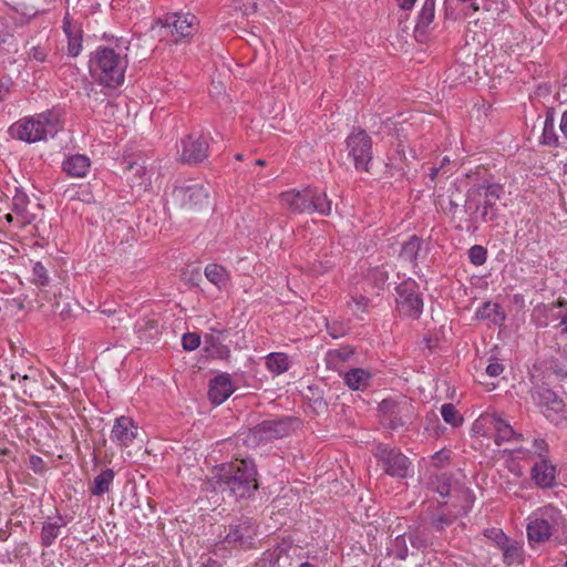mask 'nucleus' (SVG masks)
Instances as JSON below:
<instances>
[{"mask_svg":"<svg viewBox=\"0 0 567 567\" xmlns=\"http://www.w3.org/2000/svg\"><path fill=\"white\" fill-rule=\"evenodd\" d=\"M257 471L251 461L236 460L223 464L216 474L217 485L237 498L249 497L258 488Z\"/></svg>","mask_w":567,"mask_h":567,"instance_id":"1","label":"nucleus"},{"mask_svg":"<svg viewBox=\"0 0 567 567\" xmlns=\"http://www.w3.org/2000/svg\"><path fill=\"white\" fill-rule=\"evenodd\" d=\"M126 68V58L109 48L99 49L90 61L91 73L109 87L123 83Z\"/></svg>","mask_w":567,"mask_h":567,"instance_id":"2","label":"nucleus"},{"mask_svg":"<svg viewBox=\"0 0 567 567\" xmlns=\"http://www.w3.org/2000/svg\"><path fill=\"white\" fill-rule=\"evenodd\" d=\"M280 200L287 209L296 214L318 213L328 216L331 213V200L326 193L312 187L284 192L280 194Z\"/></svg>","mask_w":567,"mask_h":567,"instance_id":"3","label":"nucleus"},{"mask_svg":"<svg viewBox=\"0 0 567 567\" xmlns=\"http://www.w3.org/2000/svg\"><path fill=\"white\" fill-rule=\"evenodd\" d=\"M61 128L59 115L49 111L17 122L10 127V133L13 137L27 143H35L48 136L53 137Z\"/></svg>","mask_w":567,"mask_h":567,"instance_id":"4","label":"nucleus"},{"mask_svg":"<svg viewBox=\"0 0 567 567\" xmlns=\"http://www.w3.org/2000/svg\"><path fill=\"white\" fill-rule=\"evenodd\" d=\"M157 34L171 43L178 44L192 39L199 30L196 16L187 13H169L158 19L152 28Z\"/></svg>","mask_w":567,"mask_h":567,"instance_id":"5","label":"nucleus"},{"mask_svg":"<svg viewBox=\"0 0 567 567\" xmlns=\"http://www.w3.org/2000/svg\"><path fill=\"white\" fill-rule=\"evenodd\" d=\"M560 529H565V518L557 508L548 506L530 518L527 525V536L530 543H542Z\"/></svg>","mask_w":567,"mask_h":567,"instance_id":"6","label":"nucleus"},{"mask_svg":"<svg viewBox=\"0 0 567 567\" xmlns=\"http://www.w3.org/2000/svg\"><path fill=\"white\" fill-rule=\"evenodd\" d=\"M172 198L179 208L195 210L209 204V192L203 184L184 181L174 187Z\"/></svg>","mask_w":567,"mask_h":567,"instance_id":"7","label":"nucleus"},{"mask_svg":"<svg viewBox=\"0 0 567 567\" xmlns=\"http://www.w3.org/2000/svg\"><path fill=\"white\" fill-rule=\"evenodd\" d=\"M379 412L381 414V422L384 426L396 430L413 416L412 403L405 396L399 399H384L379 404Z\"/></svg>","mask_w":567,"mask_h":567,"instance_id":"8","label":"nucleus"},{"mask_svg":"<svg viewBox=\"0 0 567 567\" xmlns=\"http://www.w3.org/2000/svg\"><path fill=\"white\" fill-rule=\"evenodd\" d=\"M536 404L544 408V415L555 425H563L567 422V404L553 390L545 386H537L532 392Z\"/></svg>","mask_w":567,"mask_h":567,"instance_id":"9","label":"nucleus"},{"mask_svg":"<svg viewBox=\"0 0 567 567\" xmlns=\"http://www.w3.org/2000/svg\"><path fill=\"white\" fill-rule=\"evenodd\" d=\"M348 156L352 158L358 171H369L372 159V140L369 134L360 128H353L346 140Z\"/></svg>","mask_w":567,"mask_h":567,"instance_id":"10","label":"nucleus"},{"mask_svg":"<svg viewBox=\"0 0 567 567\" xmlns=\"http://www.w3.org/2000/svg\"><path fill=\"white\" fill-rule=\"evenodd\" d=\"M463 496L465 503L461 506L444 503L430 513L429 520L434 530H444L445 527L452 525L460 516L465 515L470 511L473 501L468 491H464Z\"/></svg>","mask_w":567,"mask_h":567,"instance_id":"11","label":"nucleus"},{"mask_svg":"<svg viewBox=\"0 0 567 567\" xmlns=\"http://www.w3.org/2000/svg\"><path fill=\"white\" fill-rule=\"evenodd\" d=\"M396 307L404 317L417 318L423 310V300L413 280L401 282L398 288Z\"/></svg>","mask_w":567,"mask_h":567,"instance_id":"12","label":"nucleus"},{"mask_svg":"<svg viewBox=\"0 0 567 567\" xmlns=\"http://www.w3.org/2000/svg\"><path fill=\"white\" fill-rule=\"evenodd\" d=\"M290 424L288 420H266L250 429L247 441L254 444L280 439L289 434Z\"/></svg>","mask_w":567,"mask_h":567,"instance_id":"13","label":"nucleus"},{"mask_svg":"<svg viewBox=\"0 0 567 567\" xmlns=\"http://www.w3.org/2000/svg\"><path fill=\"white\" fill-rule=\"evenodd\" d=\"M375 456L380 460L383 471L394 477H406L410 468L409 458L399 450L380 445Z\"/></svg>","mask_w":567,"mask_h":567,"instance_id":"14","label":"nucleus"},{"mask_svg":"<svg viewBox=\"0 0 567 567\" xmlns=\"http://www.w3.org/2000/svg\"><path fill=\"white\" fill-rule=\"evenodd\" d=\"M474 426L477 430V432H480L481 427H487L488 430H493L495 432V443L497 445H501L504 442H509L512 440H523V435L516 433L513 430V427L508 424V422L497 414L481 415L476 420Z\"/></svg>","mask_w":567,"mask_h":567,"instance_id":"15","label":"nucleus"},{"mask_svg":"<svg viewBox=\"0 0 567 567\" xmlns=\"http://www.w3.org/2000/svg\"><path fill=\"white\" fill-rule=\"evenodd\" d=\"M181 145L179 159L183 163H199L208 155V144L202 136L190 134L182 140Z\"/></svg>","mask_w":567,"mask_h":567,"instance_id":"16","label":"nucleus"},{"mask_svg":"<svg viewBox=\"0 0 567 567\" xmlns=\"http://www.w3.org/2000/svg\"><path fill=\"white\" fill-rule=\"evenodd\" d=\"M137 435V425L128 416H120L115 420L111 431V440L121 446H128Z\"/></svg>","mask_w":567,"mask_h":567,"instance_id":"17","label":"nucleus"},{"mask_svg":"<svg viewBox=\"0 0 567 567\" xmlns=\"http://www.w3.org/2000/svg\"><path fill=\"white\" fill-rule=\"evenodd\" d=\"M255 535V525L249 518H246L229 526V529L225 535V542L229 544H238L239 546H248L251 544Z\"/></svg>","mask_w":567,"mask_h":567,"instance_id":"18","label":"nucleus"},{"mask_svg":"<svg viewBox=\"0 0 567 567\" xmlns=\"http://www.w3.org/2000/svg\"><path fill=\"white\" fill-rule=\"evenodd\" d=\"M234 392V385L228 374L217 375L209 382L208 396L215 405L225 402Z\"/></svg>","mask_w":567,"mask_h":567,"instance_id":"19","label":"nucleus"},{"mask_svg":"<svg viewBox=\"0 0 567 567\" xmlns=\"http://www.w3.org/2000/svg\"><path fill=\"white\" fill-rule=\"evenodd\" d=\"M532 480L540 488L551 487L556 480V467L546 458L536 462L530 471Z\"/></svg>","mask_w":567,"mask_h":567,"instance_id":"20","label":"nucleus"},{"mask_svg":"<svg viewBox=\"0 0 567 567\" xmlns=\"http://www.w3.org/2000/svg\"><path fill=\"white\" fill-rule=\"evenodd\" d=\"M63 30L68 38V52L71 56H76L82 50V30L76 22H72L70 14L66 13L63 19Z\"/></svg>","mask_w":567,"mask_h":567,"instance_id":"21","label":"nucleus"},{"mask_svg":"<svg viewBox=\"0 0 567 567\" xmlns=\"http://www.w3.org/2000/svg\"><path fill=\"white\" fill-rule=\"evenodd\" d=\"M65 525L66 522L61 515H56L54 519L48 517L42 524L40 534L41 545L50 547L60 535L61 528Z\"/></svg>","mask_w":567,"mask_h":567,"instance_id":"22","label":"nucleus"},{"mask_svg":"<svg viewBox=\"0 0 567 567\" xmlns=\"http://www.w3.org/2000/svg\"><path fill=\"white\" fill-rule=\"evenodd\" d=\"M499 187L495 185H488L484 189V203L482 206H476V210L480 212L483 221H491L496 218L494 206L497 199H499Z\"/></svg>","mask_w":567,"mask_h":567,"instance_id":"23","label":"nucleus"},{"mask_svg":"<svg viewBox=\"0 0 567 567\" xmlns=\"http://www.w3.org/2000/svg\"><path fill=\"white\" fill-rule=\"evenodd\" d=\"M91 162L90 158L82 154H75L68 157L63 164L62 168L69 176L72 177H84L90 168Z\"/></svg>","mask_w":567,"mask_h":567,"instance_id":"24","label":"nucleus"},{"mask_svg":"<svg viewBox=\"0 0 567 567\" xmlns=\"http://www.w3.org/2000/svg\"><path fill=\"white\" fill-rule=\"evenodd\" d=\"M205 277L219 290L226 289L230 284V275L227 269L217 264H209L204 270Z\"/></svg>","mask_w":567,"mask_h":567,"instance_id":"25","label":"nucleus"},{"mask_svg":"<svg viewBox=\"0 0 567 567\" xmlns=\"http://www.w3.org/2000/svg\"><path fill=\"white\" fill-rule=\"evenodd\" d=\"M370 379V372L361 368L351 369L343 375L344 383L351 390L355 391L367 389L369 386Z\"/></svg>","mask_w":567,"mask_h":567,"instance_id":"26","label":"nucleus"},{"mask_svg":"<svg viewBox=\"0 0 567 567\" xmlns=\"http://www.w3.org/2000/svg\"><path fill=\"white\" fill-rule=\"evenodd\" d=\"M115 473L111 468L102 471L93 481L90 491L95 496H102L110 491Z\"/></svg>","mask_w":567,"mask_h":567,"instance_id":"27","label":"nucleus"},{"mask_svg":"<svg viewBox=\"0 0 567 567\" xmlns=\"http://www.w3.org/2000/svg\"><path fill=\"white\" fill-rule=\"evenodd\" d=\"M497 537L501 538L499 545L503 549L504 561L508 565L519 561L520 548L511 542L503 533H498Z\"/></svg>","mask_w":567,"mask_h":567,"instance_id":"28","label":"nucleus"},{"mask_svg":"<svg viewBox=\"0 0 567 567\" xmlns=\"http://www.w3.org/2000/svg\"><path fill=\"white\" fill-rule=\"evenodd\" d=\"M476 317L481 319H492L495 323L505 320V313L501 311V306L495 302L487 301L478 308Z\"/></svg>","mask_w":567,"mask_h":567,"instance_id":"29","label":"nucleus"},{"mask_svg":"<svg viewBox=\"0 0 567 567\" xmlns=\"http://www.w3.org/2000/svg\"><path fill=\"white\" fill-rule=\"evenodd\" d=\"M421 238H419L417 236L410 237V239L405 241L402 246L400 258L405 261L414 264L421 250Z\"/></svg>","mask_w":567,"mask_h":567,"instance_id":"30","label":"nucleus"},{"mask_svg":"<svg viewBox=\"0 0 567 567\" xmlns=\"http://www.w3.org/2000/svg\"><path fill=\"white\" fill-rule=\"evenodd\" d=\"M435 0H424L419 13L416 30H425L434 19Z\"/></svg>","mask_w":567,"mask_h":567,"instance_id":"31","label":"nucleus"},{"mask_svg":"<svg viewBox=\"0 0 567 567\" xmlns=\"http://www.w3.org/2000/svg\"><path fill=\"white\" fill-rule=\"evenodd\" d=\"M266 365L275 373H282L288 370V358L285 353H270L266 359Z\"/></svg>","mask_w":567,"mask_h":567,"instance_id":"32","label":"nucleus"},{"mask_svg":"<svg viewBox=\"0 0 567 567\" xmlns=\"http://www.w3.org/2000/svg\"><path fill=\"white\" fill-rule=\"evenodd\" d=\"M29 202L28 195L23 190L16 188V193L12 197V208L18 215H21L24 218L29 217Z\"/></svg>","mask_w":567,"mask_h":567,"instance_id":"33","label":"nucleus"},{"mask_svg":"<svg viewBox=\"0 0 567 567\" xmlns=\"http://www.w3.org/2000/svg\"><path fill=\"white\" fill-rule=\"evenodd\" d=\"M441 414L443 420L454 427L463 423V416L458 413L452 403L443 404L441 408Z\"/></svg>","mask_w":567,"mask_h":567,"instance_id":"34","label":"nucleus"},{"mask_svg":"<svg viewBox=\"0 0 567 567\" xmlns=\"http://www.w3.org/2000/svg\"><path fill=\"white\" fill-rule=\"evenodd\" d=\"M517 452L524 453L530 456H539L540 458H545V455L548 452V444L544 439H535L533 441V447L530 450L517 449Z\"/></svg>","mask_w":567,"mask_h":567,"instance_id":"35","label":"nucleus"},{"mask_svg":"<svg viewBox=\"0 0 567 567\" xmlns=\"http://www.w3.org/2000/svg\"><path fill=\"white\" fill-rule=\"evenodd\" d=\"M543 141L547 145H557L558 136L554 130V120L553 117L547 116L544 123L543 128Z\"/></svg>","mask_w":567,"mask_h":567,"instance_id":"36","label":"nucleus"},{"mask_svg":"<svg viewBox=\"0 0 567 567\" xmlns=\"http://www.w3.org/2000/svg\"><path fill=\"white\" fill-rule=\"evenodd\" d=\"M353 353H354V350L350 347H342L340 349L331 350L328 352V361L330 363L344 362Z\"/></svg>","mask_w":567,"mask_h":567,"instance_id":"37","label":"nucleus"},{"mask_svg":"<svg viewBox=\"0 0 567 567\" xmlns=\"http://www.w3.org/2000/svg\"><path fill=\"white\" fill-rule=\"evenodd\" d=\"M32 281L37 286H47L49 284V276L47 269L41 262H35L32 269Z\"/></svg>","mask_w":567,"mask_h":567,"instance_id":"38","label":"nucleus"},{"mask_svg":"<svg viewBox=\"0 0 567 567\" xmlns=\"http://www.w3.org/2000/svg\"><path fill=\"white\" fill-rule=\"evenodd\" d=\"M487 250L483 246L475 245L468 250V258L475 266H481L486 261Z\"/></svg>","mask_w":567,"mask_h":567,"instance_id":"39","label":"nucleus"},{"mask_svg":"<svg viewBox=\"0 0 567 567\" xmlns=\"http://www.w3.org/2000/svg\"><path fill=\"white\" fill-rule=\"evenodd\" d=\"M388 280V275L385 271L383 270H380V269H374L372 270L368 278H367V282L370 284L371 281H374L377 284V286L374 287L375 288V291L374 293L375 295H379L380 290L382 289L383 285L385 284V281Z\"/></svg>","mask_w":567,"mask_h":567,"instance_id":"40","label":"nucleus"},{"mask_svg":"<svg viewBox=\"0 0 567 567\" xmlns=\"http://www.w3.org/2000/svg\"><path fill=\"white\" fill-rule=\"evenodd\" d=\"M369 298L365 296H358L352 297V301L349 303L351 307L352 312L355 316H359L360 313H364L367 311L368 305H369Z\"/></svg>","mask_w":567,"mask_h":567,"instance_id":"41","label":"nucleus"},{"mask_svg":"<svg viewBox=\"0 0 567 567\" xmlns=\"http://www.w3.org/2000/svg\"><path fill=\"white\" fill-rule=\"evenodd\" d=\"M182 344L185 350L193 351L200 346V336L195 332L184 333Z\"/></svg>","mask_w":567,"mask_h":567,"instance_id":"42","label":"nucleus"},{"mask_svg":"<svg viewBox=\"0 0 567 567\" xmlns=\"http://www.w3.org/2000/svg\"><path fill=\"white\" fill-rule=\"evenodd\" d=\"M393 549L396 558L405 559L408 556V546L404 535H399L393 540Z\"/></svg>","mask_w":567,"mask_h":567,"instance_id":"43","label":"nucleus"},{"mask_svg":"<svg viewBox=\"0 0 567 567\" xmlns=\"http://www.w3.org/2000/svg\"><path fill=\"white\" fill-rule=\"evenodd\" d=\"M234 9L241 11L244 16H249L256 12L257 3L252 0H236L234 1Z\"/></svg>","mask_w":567,"mask_h":567,"instance_id":"44","label":"nucleus"},{"mask_svg":"<svg viewBox=\"0 0 567 567\" xmlns=\"http://www.w3.org/2000/svg\"><path fill=\"white\" fill-rule=\"evenodd\" d=\"M205 343H206V350H208V347L215 348L216 349L215 353L218 357L228 355V353H229V350L225 346L220 344L218 339L215 338L213 334L205 337Z\"/></svg>","mask_w":567,"mask_h":567,"instance_id":"45","label":"nucleus"},{"mask_svg":"<svg viewBox=\"0 0 567 567\" xmlns=\"http://www.w3.org/2000/svg\"><path fill=\"white\" fill-rule=\"evenodd\" d=\"M437 483L439 485L436 486V492L443 497L450 495V478L445 474L437 477Z\"/></svg>","mask_w":567,"mask_h":567,"instance_id":"46","label":"nucleus"},{"mask_svg":"<svg viewBox=\"0 0 567 567\" xmlns=\"http://www.w3.org/2000/svg\"><path fill=\"white\" fill-rule=\"evenodd\" d=\"M29 58L38 61V62H44L47 59V49L41 45H33L29 53Z\"/></svg>","mask_w":567,"mask_h":567,"instance_id":"47","label":"nucleus"},{"mask_svg":"<svg viewBox=\"0 0 567 567\" xmlns=\"http://www.w3.org/2000/svg\"><path fill=\"white\" fill-rule=\"evenodd\" d=\"M547 370L553 372L558 378L567 377V368L563 367L558 361H551Z\"/></svg>","mask_w":567,"mask_h":567,"instance_id":"48","label":"nucleus"},{"mask_svg":"<svg viewBox=\"0 0 567 567\" xmlns=\"http://www.w3.org/2000/svg\"><path fill=\"white\" fill-rule=\"evenodd\" d=\"M504 371V365L498 362H491L486 367V373L491 377H498Z\"/></svg>","mask_w":567,"mask_h":567,"instance_id":"49","label":"nucleus"},{"mask_svg":"<svg viewBox=\"0 0 567 567\" xmlns=\"http://www.w3.org/2000/svg\"><path fill=\"white\" fill-rule=\"evenodd\" d=\"M327 328L329 330L330 336L334 339H337L346 333L344 327L334 328V327H330L329 324H327Z\"/></svg>","mask_w":567,"mask_h":567,"instance_id":"50","label":"nucleus"},{"mask_svg":"<svg viewBox=\"0 0 567 567\" xmlns=\"http://www.w3.org/2000/svg\"><path fill=\"white\" fill-rule=\"evenodd\" d=\"M78 195H79L78 198L84 203L90 204V203L94 202L93 195L87 190H82L81 193H78Z\"/></svg>","mask_w":567,"mask_h":567,"instance_id":"51","label":"nucleus"},{"mask_svg":"<svg viewBox=\"0 0 567 567\" xmlns=\"http://www.w3.org/2000/svg\"><path fill=\"white\" fill-rule=\"evenodd\" d=\"M398 6L403 10H410L413 8L416 0H396Z\"/></svg>","mask_w":567,"mask_h":567,"instance_id":"52","label":"nucleus"},{"mask_svg":"<svg viewBox=\"0 0 567 567\" xmlns=\"http://www.w3.org/2000/svg\"><path fill=\"white\" fill-rule=\"evenodd\" d=\"M560 131L563 135L567 138V110L561 115Z\"/></svg>","mask_w":567,"mask_h":567,"instance_id":"53","label":"nucleus"},{"mask_svg":"<svg viewBox=\"0 0 567 567\" xmlns=\"http://www.w3.org/2000/svg\"><path fill=\"white\" fill-rule=\"evenodd\" d=\"M457 208H458V204L455 200L450 199L449 207L446 208L447 213L454 215L457 212Z\"/></svg>","mask_w":567,"mask_h":567,"instance_id":"54","label":"nucleus"},{"mask_svg":"<svg viewBox=\"0 0 567 567\" xmlns=\"http://www.w3.org/2000/svg\"><path fill=\"white\" fill-rule=\"evenodd\" d=\"M439 172H440L439 167H432L431 168L430 174H429L431 181H434L436 178Z\"/></svg>","mask_w":567,"mask_h":567,"instance_id":"55","label":"nucleus"},{"mask_svg":"<svg viewBox=\"0 0 567 567\" xmlns=\"http://www.w3.org/2000/svg\"><path fill=\"white\" fill-rule=\"evenodd\" d=\"M202 567H219V564L214 559H208Z\"/></svg>","mask_w":567,"mask_h":567,"instance_id":"56","label":"nucleus"},{"mask_svg":"<svg viewBox=\"0 0 567 567\" xmlns=\"http://www.w3.org/2000/svg\"><path fill=\"white\" fill-rule=\"evenodd\" d=\"M8 87L4 86L3 84H0V101H2L4 99V96L7 95L8 93Z\"/></svg>","mask_w":567,"mask_h":567,"instance_id":"57","label":"nucleus"},{"mask_svg":"<svg viewBox=\"0 0 567 567\" xmlns=\"http://www.w3.org/2000/svg\"><path fill=\"white\" fill-rule=\"evenodd\" d=\"M18 378H19V379H21V380H24V381H25V380H29V377H28L27 374H24V375H22V377H21V375H20V373H18V372H17V373H12V374H11V379H12V380H16V379H18Z\"/></svg>","mask_w":567,"mask_h":567,"instance_id":"58","label":"nucleus"},{"mask_svg":"<svg viewBox=\"0 0 567 567\" xmlns=\"http://www.w3.org/2000/svg\"><path fill=\"white\" fill-rule=\"evenodd\" d=\"M443 457H445V458H446V455L444 454V452H443V451L437 452V453L433 456V458H434V460H437V461H441Z\"/></svg>","mask_w":567,"mask_h":567,"instance_id":"59","label":"nucleus"},{"mask_svg":"<svg viewBox=\"0 0 567 567\" xmlns=\"http://www.w3.org/2000/svg\"><path fill=\"white\" fill-rule=\"evenodd\" d=\"M410 542H411V544H412L413 546H415V547H420V546H421V545L419 544V539H417V537H416V536H411V537H410Z\"/></svg>","mask_w":567,"mask_h":567,"instance_id":"60","label":"nucleus"},{"mask_svg":"<svg viewBox=\"0 0 567 567\" xmlns=\"http://www.w3.org/2000/svg\"><path fill=\"white\" fill-rule=\"evenodd\" d=\"M327 268H328V266H327V267H323V266H322V264L320 262V264H319V267L317 268V267L315 266L313 270H315V271H317V272H321V271H324Z\"/></svg>","mask_w":567,"mask_h":567,"instance_id":"61","label":"nucleus"},{"mask_svg":"<svg viewBox=\"0 0 567 567\" xmlns=\"http://www.w3.org/2000/svg\"><path fill=\"white\" fill-rule=\"evenodd\" d=\"M255 164H256L257 166H265V165H266V161H265V159H257V161L255 162Z\"/></svg>","mask_w":567,"mask_h":567,"instance_id":"62","label":"nucleus"},{"mask_svg":"<svg viewBox=\"0 0 567 567\" xmlns=\"http://www.w3.org/2000/svg\"><path fill=\"white\" fill-rule=\"evenodd\" d=\"M471 196H472V195L470 194V195H468V197H467L466 205H465V208H466V209H470V208H471V205H470V203H471Z\"/></svg>","mask_w":567,"mask_h":567,"instance_id":"63","label":"nucleus"},{"mask_svg":"<svg viewBox=\"0 0 567 567\" xmlns=\"http://www.w3.org/2000/svg\"><path fill=\"white\" fill-rule=\"evenodd\" d=\"M300 567H315V566L312 564H310V563H302L300 565Z\"/></svg>","mask_w":567,"mask_h":567,"instance_id":"64","label":"nucleus"}]
</instances>
